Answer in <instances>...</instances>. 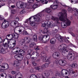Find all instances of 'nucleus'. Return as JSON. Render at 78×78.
Masks as SVG:
<instances>
[{"label": "nucleus", "mask_w": 78, "mask_h": 78, "mask_svg": "<svg viewBox=\"0 0 78 78\" xmlns=\"http://www.w3.org/2000/svg\"><path fill=\"white\" fill-rule=\"evenodd\" d=\"M67 11L65 9L62 10V12H59L58 14V16L59 17L58 18L57 17L52 16L51 19L54 21H55V23L57 24L60 23L59 21H62L61 25L62 27L63 28H66V25L69 26L70 25L71 22L67 19Z\"/></svg>", "instance_id": "f257e3e1"}, {"label": "nucleus", "mask_w": 78, "mask_h": 78, "mask_svg": "<svg viewBox=\"0 0 78 78\" xmlns=\"http://www.w3.org/2000/svg\"><path fill=\"white\" fill-rule=\"evenodd\" d=\"M60 49V51L61 53L64 56H67V52H69V51L66 50L67 46L65 44H62L60 45L59 46Z\"/></svg>", "instance_id": "f03ea898"}, {"label": "nucleus", "mask_w": 78, "mask_h": 78, "mask_svg": "<svg viewBox=\"0 0 78 78\" xmlns=\"http://www.w3.org/2000/svg\"><path fill=\"white\" fill-rule=\"evenodd\" d=\"M42 27H45L46 28H52L53 27V25L51 23V22L49 21H46L43 23H42Z\"/></svg>", "instance_id": "7ed1b4c3"}, {"label": "nucleus", "mask_w": 78, "mask_h": 78, "mask_svg": "<svg viewBox=\"0 0 78 78\" xmlns=\"http://www.w3.org/2000/svg\"><path fill=\"white\" fill-rule=\"evenodd\" d=\"M42 33L46 34L45 37L46 39L48 41L49 40L50 38V37L49 35L51 34V32L49 31V30H48L46 29H44L42 32Z\"/></svg>", "instance_id": "20e7f679"}, {"label": "nucleus", "mask_w": 78, "mask_h": 78, "mask_svg": "<svg viewBox=\"0 0 78 78\" xmlns=\"http://www.w3.org/2000/svg\"><path fill=\"white\" fill-rule=\"evenodd\" d=\"M54 4H55V5H52L50 6V8H52V9H57L58 7H59V4H61V5L63 6H66V5H63L61 2H58V3L56 2H54Z\"/></svg>", "instance_id": "39448f33"}, {"label": "nucleus", "mask_w": 78, "mask_h": 78, "mask_svg": "<svg viewBox=\"0 0 78 78\" xmlns=\"http://www.w3.org/2000/svg\"><path fill=\"white\" fill-rule=\"evenodd\" d=\"M75 58V53L73 51L69 52L68 55L67 59L69 60H72Z\"/></svg>", "instance_id": "423d86ee"}, {"label": "nucleus", "mask_w": 78, "mask_h": 78, "mask_svg": "<svg viewBox=\"0 0 78 78\" xmlns=\"http://www.w3.org/2000/svg\"><path fill=\"white\" fill-rule=\"evenodd\" d=\"M41 17V14H38L36 16H32V19H34V20H35L36 22H39L41 21V19H40V17Z\"/></svg>", "instance_id": "0eeeda50"}, {"label": "nucleus", "mask_w": 78, "mask_h": 78, "mask_svg": "<svg viewBox=\"0 0 78 78\" xmlns=\"http://www.w3.org/2000/svg\"><path fill=\"white\" fill-rule=\"evenodd\" d=\"M10 41V40L9 41L6 38L4 39L3 40L2 43L3 44L2 45V47H3V48H7V45L9 44Z\"/></svg>", "instance_id": "6e6552de"}, {"label": "nucleus", "mask_w": 78, "mask_h": 78, "mask_svg": "<svg viewBox=\"0 0 78 78\" xmlns=\"http://www.w3.org/2000/svg\"><path fill=\"white\" fill-rule=\"evenodd\" d=\"M16 6L17 8H19V6H20L21 8L24 9L27 7V4H24L23 2H19L17 3Z\"/></svg>", "instance_id": "1a4fd4ad"}, {"label": "nucleus", "mask_w": 78, "mask_h": 78, "mask_svg": "<svg viewBox=\"0 0 78 78\" xmlns=\"http://www.w3.org/2000/svg\"><path fill=\"white\" fill-rule=\"evenodd\" d=\"M9 22L4 20L2 24V27L3 29L7 28L9 27Z\"/></svg>", "instance_id": "9d476101"}, {"label": "nucleus", "mask_w": 78, "mask_h": 78, "mask_svg": "<svg viewBox=\"0 0 78 78\" xmlns=\"http://www.w3.org/2000/svg\"><path fill=\"white\" fill-rule=\"evenodd\" d=\"M55 36L57 38H58V40L60 41L61 42H62L64 41H65L66 39L67 40V38H66L65 37L61 36L58 34H56Z\"/></svg>", "instance_id": "9b49d317"}, {"label": "nucleus", "mask_w": 78, "mask_h": 78, "mask_svg": "<svg viewBox=\"0 0 78 78\" xmlns=\"http://www.w3.org/2000/svg\"><path fill=\"white\" fill-rule=\"evenodd\" d=\"M41 57L43 61H47V55L44 52H42L41 53Z\"/></svg>", "instance_id": "f8f14e48"}, {"label": "nucleus", "mask_w": 78, "mask_h": 78, "mask_svg": "<svg viewBox=\"0 0 78 78\" xmlns=\"http://www.w3.org/2000/svg\"><path fill=\"white\" fill-rule=\"evenodd\" d=\"M3 66H1V68L2 69H4L5 70H8L9 68V65L8 64V63H3Z\"/></svg>", "instance_id": "ddd939ff"}, {"label": "nucleus", "mask_w": 78, "mask_h": 78, "mask_svg": "<svg viewBox=\"0 0 78 78\" xmlns=\"http://www.w3.org/2000/svg\"><path fill=\"white\" fill-rule=\"evenodd\" d=\"M32 55L34 56V57H31L32 59H36L39 56V54L37 52H34L32 53Z\"/></svg>", "instance_id": "4468645a"}, {"label": "nucleus", "mask_w": 78, "mask_h": 78, "mask_svg": "<svg viewBox=\"0 0 78 78\" xmlns=\"http://www.w3.org/2000/svg\"><path fill=\"white\" fill-rule=\"evenodd\" d=\"M69 73V75H70V73L71 74H74L75 73V72L73 71V69L72 68H71L69 69V71H68L67 70H66V72L65 71V75H67V73Z\"/></svg>", "instance_id": "2eb2a0df"}, {"label": "nucleus", "mask_w": 78, "mask_h": 78, "mask_svg": "<svg viewBox=\"0 0 78 78\" xmlns=\"http://www.w3.org/2000/svg\"><path fill=\"white\" fill-rule=\"evenodd\" d=\"M12 36H11V38L9 39L10 41H11L12 39V38H15L16 39H18V38H19V35L17 34H16V33H14L13 34H11Z\"/></svg>", "instance_id": "dca6fc26"}, {"label": "nucleus", "mask_w": 78, "mask_h": 78, "mask_svg": "<svg viewBox=\"0 0 78 78\" xmlns=\"http://www.w3.org/2000/svg\"><path fill=\"white\" fill-rule=\"evenodd\" d=\"M67 62L65 60H60L58 61V63L61 66H65L66 65Z\"/></svg>", "instance_id": "f3484780"}, {"label": "nucleus", "mask_w": 78, "mask_h": 78, "mask_svg": "<svg viewBox=\"0 0 78 78\" xmlns=\"http://www.w3.org/2000/svg\"><path fill=\"white\" fill-rule=\"evenodd\" d=\"M52 57L54 58H60V53L58 52H54L53 54L52 55Z\"/></svg>", "instance_id": "a211bd4d"}, {"label": "nucleus", "mask_w": 78, "mask_h": 78, "mask_svg": "<svg viewBox=\"0 0 78 78\" xmlns=\"http://www.w3.org/2000/svg\"><path fill=\"white\" fill-rule=\"evenodd\" d=\"M16 48L19 50V55L23 56L25 54V51H23L22 49H20L19 48Z\"/></svg>", "instance_id": "6ab92c4d"}, {"label": "nucleus", "mask_w": 78, "mask_h": 78, "mask_svg": "<svg viewBox=\"0 0 78 78\" xmlns=\"http://www.w3.org/2000/svg\"><path fill=\"white\" fill-rule=\"evenodd\" d=\"M44 69L43 67H42V66H37L35 68V69L36 70H38L39 72H42L43 70Z\"/></svg>", "instance_id": "aec40b11"}, {"label": "nucleus", "mask_w": 78, "mask_h": 78, "mask_svg": "<svg viewBox=\"0 0 78 78\" xmlns=\"http://www.w3.org/2000/svg\"><path fill=\"white\" fill-rule=\"evenodd\" d=\"M56 39L55 38H51L50 40V43L52 45H54V44H55V43H56Z\"/></svg>", "instance_id": "412c9836"}, {"label": "nucleus", "mask_w": 78, "mask_h": 78, "mask_svg": "<svg viewBox=\"0 0 78 78\" xmlns=\"http://www.w3.org/2000/svg\"><path fill=\"white\" fill-rule=\"evenodd\" d=\"M20 62L19 61H15L14 63L13 64V66L15 67H19V63H20Z\"/></svg>", "instance_id": "4be33fe9"}, {"label": "nucleus", "mask_w": 78, "mask_h": 78, "mask_svg": "<svg viewBox=\"0 0 78 78\" xmlns=\"http://www.w3.org/2000/svg\"><path fill=\"white\" fill-rule=\"evenodd\" d=\"M22 78V73H17L15 75V78Z\"/></svg>", "instance_id": "5701e85b"}, {"label": "nucleus", "mask_w": 78, "mask_h": 78, "mask_svg": "<svg viewBox=\"0 0 78 78\" xmlns=\"http://www.w3.org/2000/svg\"><path fill=\"white\" fill-rule=\"evenodd\" d=\"M47 60L48 61H47V63L42 65V67H43L44 68L48 67V66L49 64H50V62L48 61V58H47Z\"/></svg>", "instance_id": "b1692460"}, {"label": "nucleus", "mask_w": 78, "mask_h": 78, "mask_svg": "<svg viewBox=\"0 0 78 78\" xmlns=\"http://www.w3.org/2000/svg\"><path fill=\"white\" fill-rule=\"evenodd\" d=\"M7 75L5 73H2L0 75V78H6Z\"/></svg>", "instance_id": "393cba45"}, {"label": "nucleus", "mask_w": 78, "mask_h": 78, "mask_svg": "<svg viewBox=\"0 0 78 78\" xmlns=\"http://www.w3.org/2000/svg\"><path fill=\"white\" fill-rule=\"evenodd\" d=\"M0 53L1 54H5L6 51L3 48H0Z\"/></svg>", "instance_id": "a878e982"}, {"label": "nucleus", "mask_w": 78, "mask_h": 78, "mask_svg": "<svg viewBox=\"0 0 78 78\" xmlns=\"http://www.w3.org/2000/svg\"><path fill=\"white\" fill-rule=\"evenodd\" d=\"M30 47L32 48H35L36 47V44L34 42H31L30 44Z\"/></svg>", "instance_id": "bb28decb"}, {"label": "nucleus", "mask_w": 78, "mask_h": 78, "mask_svg": "<svg viewBox=\"0 0 78 78\" xmlns=\"http://www.w3.org/2000/svg\"><path fill=\"white\" fill-rule=\"evenodd\" d=\"M22 34L24 36H25V35H30V34L28 32L26 31H24L22 32Z\"/></svg>", "instance_id": "cd10ccee"}, {"label": "nucleus", "mask_w": 78, "mask_h": 78, "mask_svg": "<svg viewBox=\"0 0 78 78\" xmlns=\"http://www.w3.org/2000/svg\"><path fill=\"white\" fill-rule=\"evenodd\" d=\"M31 19H33V18H32V16L30 17L29 19H27L26 20V21L24 22V23H26L28 22L29 21L30 22H31Z\"/></svg>", "instance_id": "c85d7f7f"}, {"label": "nucleus", "mask_w": 78, "mask_h": 78, "mask_svg": "<svg viewBox=\"0 0 78 78\" xmlns=\"http://www.w3.org/2000/svg\"><path fill=\"white\" fill-rule=\"evenodd\" d=\"M37 35L36 34H35L33 35V40L34 41H36V40L37 41Z\"/></svg>", "instance_id": "c756f323"}, {"label": "nucleus", "mask_w": 78, "mask_h": 78, "mask_svg": "<svg viewBox=\"0 0 78 78\" xmlns=\"http://www.w3.org/2000/svg\"><path fill=\"white\" fill-rule=\"evenodd\" d=\"M23 55H20L18 61H19L20 62V61L23 59Z\"/></svg>", "instance_id": "7c9ffc66"}, {"label": "nucleus", "mask_w": 78, "mask_h": 78, "mask_svg": "<svg viewBox=\"0 0 78 78\" xmlns=\"http://www.w3.org/2000/svg\"><path fill=\"white\" fill-rule=\"evenodd\" d=\"M13 41L14 42L12 44L11 46V47L12 48H14V47L16 46V41L15 40H14Z\"/></svg>", "instance_id": "2f4dec72"}, {"label": "nucleus", "mask_w": 78, "mask_h": 78, "mask_svg": "<svg viewBox=\"0 0 78 78\" xmlns=\"http://www.w3.org/2000/svg\"><path fill=\"white\" fill-rule=\"evenodd\" d=\"M58 31V30L56 29H55L54 30L52 31V34L53 35H56Z\"/></svg>", "instance_id": "473e14b6"}, {"label": "nucleus", "mask_w": 78, "mask_h": 78, "mask_svg": "<svg viewBox=\"0 0 78 78\" xmlns=\"http://www.w3.org/2000/svg\"><path fill=\"white\" fill-rule=\"evenodd\" d=\"M77 66H78V65L76 63L73 64L71 65V66L73 68H75V67H76Z\"/></svg>", "instance_id": "72a5a7b5"}, {"label": "nucleus", "mask_w": 78, "mask_h": 78, "mask_svg": "<svg viewBox=\"0 0 78 78\" xmlns=\"http://www.w3.org/2000/svg\"><path fill=\"white\" fill-rule=\"evenodd\" d=\"M43 37H44V36H43L42 35L41 36H39L38 38V41H42Z\"/></svg>", "instance_id": "f704fd0d"}, {"label": "nucleus", "mask_w": 78, "mask_h": 78, "mask_svg": "<svg viewBox=\"0 0 78 78\" xmlns=\"http://www.w3.org/2000/svg\"><path fill=\"white\" fill-rule=\"evenodd\" d=\"M41 42H42L43 43H45L46 42H47V39L45 37V36L43 37Z\"/></svg>", "instance_id": "c9c22d12"}, {"label": "nucleus", "mask_w": 78, "mask_h": 78, "mask_svg": "<svg viewBox=\"0 0 78 78\" xmlns=\"http://www.w3.org/2000/svg\"><path fill=\"white\" fill-rule=\"evenodd\" d=\"M51 10L50 9H46L45 10V12H47V13H50L51 12Z\"/></svg>", "instance_id": "e433bc0d"}, {"label": "nucleus", "mask_w": 78, "mask_h": 78, "mask_svg": "<svg viewBox=\"0 0 78 78\" xmlns=\"http://www.w3.org/2000/svg\"><path fill=\"white\" fill-rule=\"evenodd\" d=\"M61 75L62 76H64L65 75V71L64 70H62L61 72Z\"/></svg>", "instance_id": "4c0bfd02"}, {"label": "nucleus", "mask_w": 78, "mask_h": 78, "mask_svg": "<svg viewBox=\"0 0 78 78\" xmlns=\"http://www.w3.org/2000/svg\"><path fill=\"white\" fill-rule=\"evenodd\" d=\"M44 75L47 77H48V76L50 75V73L47 72H45L44 73Z\"/></svg>", "instance_id": "58836bf2"}, {"label": "nucleus", "mask_w": 78, "mask_h": 78, "mask_svg": "<svg viewBox=\"0 0 78 78\" xmlns=\"http://www.w3.org/2000/svg\"><path fill=\"white\" fill-rule=\"evenodd\" d=\"M30 24L31 26L32 27H34V26L36 25V23H34V22H32V21H31Z\"/></svg>", "instance_id": "ea45409f"}, {"label": "nucleus", "mask_w": 78, "mask_h": 78, "mask_svg": "<svg viewBox=\"0 0 78 78\" xmlns=\"http://www.w3.org/2000/svg\"><path fill=\"white\" fill-rule=\"evenodd\" d=\"M20 56V54H18L15 55L14 56L15 58L18 60L19 59V58Z\"/></svg>", "instance_id": "a19ab883"}, {"label": "nucleus", "mask_w": 78, "mask_h": 78, "mask_svg": "<svg viewBox=\"0 0 78 78\" xmlns=\"http://www.w3.org/2000/svg\"><path fill=\"white\" fill-rule=\"evenodd\" d=\"M33 39L30 38L28 41H27V44H31L32 42Z\"/></svg>", "instance_id": "79ce46f5"}, {"label": "nucleus", "mask_w": 78, "mask_h": 78, "mask_svg": "<svg viewBox=\"0 0 78 78\" xmlns=\"http://www.w3.org/2000/svg\"><path fill=\"white\" fill-rule=\"evenodd\" d=\"M68 11L69 12H72L73 9L72 8L69 7L68 8Z\"/></svg>", "instance_id": "37998d69"}, {"label": "nucleus", "mask_w": 78, "mask_h": 78, "mask_svg": "<svg viewBox=\"0 0 78 78\" xmlns=\"http://www.w3.org/2000/svg\"><path fill=\"white\" fill-rule=\"evenodd\" d=\"M37 6H38V4L35 3L34 4V5L32 6V7L33 8L35 9L36 8H37V7H37Z\"/></svg>", "instance_id": "c03bdc74"}, {"label": "nucleus", "mask_w": 78, "mask_h": 78, "mask_svg": "<svg viewBox=\"0 0 78 78\" xmlns=\"http://www.w3.org/2000/svg\"><path fill=\"white\" fill-rule=\"evenodd\" d=\"M27 57L28 59H30L31 58V55L30 53H29V54L27 55Z\"/></svg>", "instance_id": "a18cd8bd"}, {"label": "nucleus", "mask_w": 78, "mask_h": 78, "mask_svg": "<svg viewBox=\"0 0 78 78\" xmlns=\"http://www.w3.org/2000/svg\"><path fill=\"white\" fill-rule=\"evenodd\" d=\"M25 12V10L23 9L22 11L20 12V13L21 14H23Z\"/></svg>", "instance_id": "49530a36"}, {"label": "nucleus", "mask_w": 78, "mask_h": 78, "mask_svg": "<svg viewBox=\"0 0 78 78\" xmlns=\"http://www.w3.org/2000/svg\"><path fill=\"white\" fill-rule=\"evenodd\" d=\"M36 77V76L35 75H31L30 78H35Z\"/></svg>", "instance_id": "de8ad7c7"}, {"label": "nucleus", "mask_w": 78, "mask_h": 78, "mask_svg": "<svg viewBox=\"0 0 78 78\" xmlns=\"http://www.w3.org/2000/svg\"><path fill=\"white\" fill-rule=\"evenodd\" d=\"M17 50L15 52V53L16 54H18V55H19V49H17L16 48Z\"/></svg>", "instance_id": "09e8293b"}, {"label": "nucleus", "mask_w": 78, "mask_h": 78, "mask_svg": "<svg viewBox=\"0 0 78 78\" xmlns=\"http://www.w3.org/2000/svg\"><path fill=\"white\" fill-rule=\"evenodd\" d=\"M34 2V0H28V3H32Z\"/></svg>", "instance_id": "8fccbe9b"}, {"label": "nucleus", "mask_w": 78, "mask_h": 78, "mask_svg": "<svg viewBox=\"0 0 78 78\" xmlns=\"http://www.w3.org/2000/svg\"><path fill=\"white\" fill-rule=\"evenodd\" d=\"M34 49L36 50H40V49L39 48V46H37L36 48H34Z\"/></svg>", "instance_id": "3c124183"}, {"label": "nucleus", "mask_w": 78, "mask_h": 78, "mask_svg": "<svg viewBox=\"0 0 78 78\" xmlns=\"http://www.w3.org/2000/svg\"><path fill=\"white\" fill-rule=\"evenodd\" d=\"M75 73L74 74V76H75V77H76V76H78V72H75V73Z\"/></svg>", "instance_id": "603ef678"}, {"label": "nucleus", "mask_w": 78, "mask_h": 78, "mask_svg": "<svg viewBox=\"0 0 78 78\" xmlns=\"http://www.w3.org/2000/svg\"><path fill=\"white\" fill-rule=\"evenodd\" d=\"M15 20L16 22H18V21H19V18L18 17H16V18H15Z\"/></svg>", "instance_id": "864d4df0"}, {"label": "nucleus", "mask_w": 78, "mask_h": 78, "mask_svg": "<svg viewBox=\"0 0 78 78\" xmlns=\"http://www.w3.org/2000/svg\"><path fill=\"white\" fill-rule=\"evenodd\" d=\"M45 50H46V51H48V47L47 46H45Z\"/></svg>", "instance_id": "5fc2aeb1"}, {"label": "nucleus", "mask_w": 78, "mask_h": 78, "mask_svg": "<svg viewBox=\"0 0 78 78\" xmlns=\"http://www.w3.org/2000/svg\"><path fill=\"white\" fill-rule=\"evenodd\" d=\"M32 64L34 66H37V63H35V62H33L32 63Z\"/></svg>", "instance_id": "6e6d98bb"}, {"label": "nucleus", "mask_w": 78, "mask_h": 78, "mask_svg": "<svg viewBox=\"0 0 78 78\" xmlns=\"http://www.w3.org/2000/svg\"><path fill=\"white\" fill-rule=\"evenodd\" d=\"M11 73L13 75H14V74H16V72L14 71H12L11 72Z\"/></svg>", "instance_id": "4d7b16f0"}, {"label": "nucleus", "mask_w": 78, "mask_h": 78, "mask_svg": "<svg viewBox=\"0 0 78 78\" xmlns=\"http://www.w3.org/2000/svg\"><path fill=\"white\" fill-rule=\"evenodd\" d=\"M50 49L52 50V51H53V50L55 49V48L53 47V46H51L50 47Z\"/></svg>", "instance_id": "13d9d810"}, {"label": "nucleus", "mask_w": 78, "mask_h": 78, "mask_svg": "<svg viewBox=\"0 0 78 78\" xmlns=\"http://www.w3.org/2000/svg\"><path fill=\"white\" fill-rule=\"evenodd\" d=\"M13 22L14 24L16 26V24H17V22H16V21H13Z\"/></svg>", "instance_id": "bf43d9fd"}, {"label": "nucleus", "mask_w": 78, "mask_h": 78, "mask_svg": "<svg viewBox=\"0 0 78 78\" xmlns=\"http://www.w3.org/2000/svg\"><path fill=\"white\" fill-rule=\"evenodd\" d=\"M3 42V39L1 37H0V44H1L2 42Z\"/></svg>", "instance_id": "052dcab7"}, {"label": "nucleus", "mask_w": 78, "mask_h": 78, "mask_svg": "<svg viewBox=\"0 0 78 78\" xmlns=\"http://www.w3.org/2000/svg\"><path fill=\"white\" fill-rule=\"evenodd\" d=\"M30 72L31 73H33V72H34V69H31L30 70Z\"/></svg>", "instance_id": "680f3d73"}, {"label": "nucleus", "mask_w": 78, "mask_h": 78, "mask_svg": "<svg viewBox=\"0 0 78 78\" xmlns=\"http://www.w3.org/2000/svg\"><path fill=\"white\" fill-rule=\"evenodd\" d=\"M49 2H53V3H55V0H48Z\"/></svg>", "instance_id": "e2e57ef3"}, {"label": "nucleus", "mask_w": 78, "mask_h": 78, "mask_svg": "<svg viewBox=\"0 0 78 78\" xmlns=\"http://www.w3.org/2000/svg\"><path fill=\"white\" fill-rule=\"evenodd\" d=\"M3 70H5L4 69H2H2H0V73L2 72Z\"/></svg>", "instance_id": "0e129e2a"}, {"label": "nucleus", "mask_w": 78, "mask_h": 78, "mask_svg": "<svg viewBox=\"0 0 78 78\" xmlns=\"http://www.w3.org/2000/svg\"><path fill=\"white\" fill-rule=\"evenodd\" d=\"M12 3H14L15 2V0H10Z\"/></svg>", "instance_id": "69168bd1"}, {"label": "nucleus", "mask_w": 78, "mask_h": 78, "mask_svg": "<svg viewBox=\"0 0 78 78\" xmlns=\"http://www.w3.org/2000/svg\"><path fill=\"white\" fill-rule=\"evenodd\" d=\"M46 0H41V1L42 3H44Z\"/></svg>", "instance_id": "338daca9"}, {"label": "nucleus", "mask_w": 78, "mask_h": 78, "mask_svg": "<svg viewBox=\"0 0 78 78\" xmlns=\"http://www.w3.org/2000/svg\"><path fill=\"white\" fill-rule=\"evenodd\" d=\"M65 78H70V77L68 76H66L65 77Z\"/></svg>", "instance_id": "774afa93"}]
</instances>
